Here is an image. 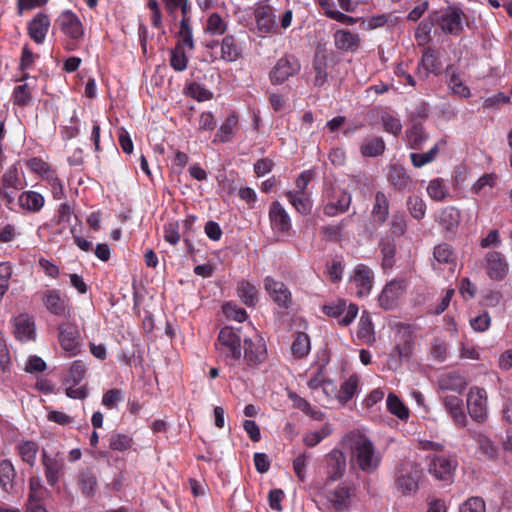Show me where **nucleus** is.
<instances>
[{
	"label": "nucleus",
	"mask_w": 512,
	"mask_h": 512,
	"mask_svg": "<svg viewBox=\"0 0 512 512\" xmlns=\"http://www.w3.org/2000/svg\"><path fill=\"white\" fill-rule=\"evenodd\" d=\"M55 25L64 35L63 48L68 52L78 50L85 35L80 18L71 10H65L57 17Z\"/></svg>",
	"instance_id": "nucleus-3"
},
{
	"label": "nucleus",
	"mask_w": 512,
	"mask_h": 512,
	"mask_svg": "<svg viewBox=\"0 0 512 512\" xmlns=\"http://www.w3.org/2000/svg\"><path fill=\"white\" fill-rule=\"evenodd\" d=\"M389 200L383 191H377L371 215L376 223L383 225L389 217Z\"/></svg>",
	"instance_id": "nucleus-33"
},
{
	"label": "nucleus",
	"mask_w": 512,
	"mask_h": 512,
	"mask_svg": "<svg viewBox=\"0 0 512 512\" xmlns=\"http://www.w3.org/2000/svg\"><path fill=\"white\" fill-rule=\"evenodd\" d=\"M289 203L295 208L297 212L302 215H307L311 212L312 201L303 191H288L285 194Z\"/></svg>",
	"instance_id": "nucleus-41"
},
{
	"label": "nucleus",
	"mask_w": 512,
	"mask_h": 512,
	"mask_svg": "<svg viewBox=\"0 0 512 512\" xmlns=\"http://www.w3.org/2000/svg\"><path fill=\"white\" fill-rule=\"evenodd\" d=\"M466 385L465 378L458 372L444 373L438 378V386L444 391L461 392Z\"/></svg>",
	"instance_id": "nucleus-34"
},
{
	"label": "nucleus",
	"mask_w": 512,
	"mask_h": 512,
	"mask_svg": "<svg viewBox=\"0 0 512 512\" xmlns=\"http://www.w3.org/2000/svg\"><path fill=\"white\" fill-rule=\"evenodd\" d=\"M460 218V211L453 206H448L441 210L439 223L445 230L451 231L459 225Z\"/></svg>",
	"instance_id": "nucleus-45"
},
{
	"label": "nucleus",
	"mask_w": 512,
	"mask_h": 512,
	"mask_svg": "<svg viewBox=\"0 0 512 512\" xmlns=\"http://www.w3.org/2000/svg\"><path fill=\"white\" fill-rule=\"evenodd\" d=\"M456 467V459L444 455H435L429 462L428 471L438 480L451 481Z\"/></svg>",
	"instance_id": "nucleus-15"
},
{
	"label": "nucleus",
	"mask_w": 512,
	"mask_h": 512,
	"mask_svg": "<svg viewBox=\"0 0 512 512\" xmlns=\"http://www.w3.org/2000/svg\"><path fill=\"white\" fill-rule=\"evenodd\" d=\"M176 44H180L181 48L188 49V51H192L195 48L192 27L186 20L180 21L178 41Z\"/></svg>",
	"instance_id": "nucleus-52"
},
{
	"label": "nucleus",
	"mask_w": 512,
	"mask_h": 512,
	"mask_svg": "<svg viewBox=\"0 0 512 512\" xmlns=\"http://www.w3.org/2000/svg\"><path fill=\"white\" fill-rule=\"evenodd\" d=\"M357 337L366 343H370L371 341L375 340L374 327L368 311H363L361 314L358 324Z\"/></svg>",
	"instance_id": "nucleus-46"
},
{
	"label": "nucleus",
	"mask_w": 512,
	"mask_h": 512,
	"mask_svg": "<svg viewBox=\"0 0 512 512\" xmlns=\"http://www.w3.org/2000/svg\"><path fill=\"white\" fill-rule=\"evenodd\" d=\"M311 349L310 338L304 332H298L291 346L292 354L295 358L306 357Z\"/></svg>",
	"instance_id": "nucleus-49"
},
{
	"label": "nucleus",
	"mask_w": 512,
	"mask_h": 512,
	"mask_svg": "<svg viewBox=\"0 0 512 512\" xmlns=\"http://www.w3.org/2000/svg\"><path fill=\"white\" fill-rule=\"evenodd\" d=\"M13 334L21 342L35 340L36 326L34 317L28 313H21L13 319Z\"/></svg>",
	"instance_id": "nucleus-20"
},
{
	"label": "nucleus",
	"mask_w": 512,
	"mask_h": 512,
	"mask_svg": "<svg viewBox=\"0 0 512 512\" xmlns=\"http://www.w3.org/2000/svg\"><path fill=\"white\" fill-rule=\"evenodd\" d=\"M124 401V392L118 388H111L104 392L101 404L108 410L118 409L121 402Z\"/></svg>",
	"instance_id": "nucleus-57"
},
{
	"label": "nucleus",
	"mask_w": 512,
	"mask_h": 512,
	"mask_svg": "<svg viewBox=\"0 0 512 512\" xmlns=\"http://www.w3.org/2000/svg\"><path fill=\"white\" fill-rule=\"evenodd\" d=\"M351 496V488L348 485L341 483L333 490L329 491L327 500L332 505L335 512H343L350 508Z\"/></svg>",
	"instance_id": "nucleus-24"
},
{
	"label": "nucleus",
	"mask_w": 512,
	"mask_h": 512,
	"mask_svg": "<svg viewBox=\"0 0 512 512\" xmlns=\"http://www.w3.org/2000/svg\"><path fill=\"white\" fill-rule=\"evenodd\" d=\"M50 26L49 16L39 12L28 22V35L36 44H43Z\"/></svg>",
	"instance_id": "nucleus-22"
},
{
	"label": "nucleus",
	"mask_w": 512,
	"mask_h": 512,
	"mask_svg": "<svg viewBox=\"0 0 512 512\" xmlns=\"http://www.w3.org/2000/svg\"><path fill=\"white\" fill-rule=\"evenodd\" d=\"M435 24L434 15L424 18L415 30V39L418 42L427 43L430 40V33Z\"/></svg>",
	"instance_id": "nucleus-62"
},
{
	"label": "nucleus",
	"mask_w": 512,
	"mask_h": 512,
	"mask_svg": "<svg viewBox=\"0 0 512 512\" xmlns=\"http://www.w3.org/2000/svg\"><path fill=\"white\" fill-rule=\"evenodd\" d=\"M407 209L412 218L415 220H422L426 215V203L417 195H410L406 201Z\"/></svg>",
	"instance_id": "nucleus-53"
},
{
	"label": "nucleus",
	"mask_w": 512,
	"mask_h": 512,
	"mask_svg": "<svg viewBox=\"0 0 512 512\" xmlns=\"http://www.w3.org/2000/svg\"><path fill=\"white\" fill-rule=\"evenodd\" d=\"M132 444V437L121 433L111 435L109 440V447L114 451H127L128 449L131 448Z\"/></svg>",
	"instance_id": "nucleus-64"
},
{
	"label": "nucleus",
	"mask_w": 512,
	"mask_h": 512,
	"mask_svg": "<svg viewBox=\"0 0 512 512\" xmlns=\"http://www.w3.org/2000/svg\"><path fill=\"white\" fill-rule=\"evenodd\" d=\"M441 63L435 52L431 48L425 49L421 61L417 67V75L420 79L425 80L430 73L439 74Z\"/></svg>",
	"instance_id": "nucleus-29"
},
{
	"label": "nucleus",
	"mask_w": 512,
	"mask_h": 512,
	"mask_svg": "<svg viewBox=\"0 0 512 512\" xmlns=\"http://www.w3.org/2000/svg\"><path fill=\"white\" fill-rule=\"evenodd\" d=\"M77 485L86 498H92L98 491V480L93 468L85 467L78 470L76 476Z\"/></svg>",
	"instance_id": "nucleus-23"
},
{
	"label": "nucleus",
	"mask_w": 512,
	"mask_h": 512,
	"mask_svg": "<svg viewBox=\"0 0 512 512\" xmlns=\"http://www.w3.org/2000/svg\"><path fill=\"white\" fill-rule=\"evenodd\" d=\"M385 142L382 137L372 136L365 138L360 144V153L364 157H377L384 153Z\"/></svg>",
	"instance_id": "nucleus-37"
},
{
	"label": "nucleus",
	"mask_w": 512,
	"mask_h": 512,
	"mask_svg": "<svg viewBox=\"0 0 512 512\" xmlns=\"http://www.w3.org/2000/svg\"><path fill=\"white\" fill-rule=\"evenodd\" d=\"M22 181L19 175V163L12 164L0 176V200L4 205L11 209L15 201V192L22 189Z\"/></svg>",
	"instance_id": "nucleus-7"
},
{
	"label": "nucleus",
	"mask_w": 512,
	"mask_h": 512,
	"mask_svg": "<svg viewBox=\"0 0 512 512\" xmlns=\"http://www.w3.org/2000/svg\"><path fill=\"white\" fill-rule=\"evenodd\" d=\"M447 144L446 139L442 138L439 140L429 151L425 153H411L410 160L415 168H421L431 162H433L441 148H444Z\"/></svg>",
	"instance_id": "nucleus-35"
},
{
	"label": "nucleus",
	"mask_w": 512,
	"mask_h": 512,
	"mask_svg": "<svg viewBox=\"0 0 512 512\" xmlns=\"http://www.w3.org/2000/svg\"><path fill=\"white\" fill-rule=\"evenodd\" d=\"M389 230L393 236H403L407 231L406 215L401 211L392 214L389 221Z\"/></svg>",
	"instance_id": "nucleus-59"
},
{
	"label": "nucleus",
	"mask_w": 512,
	"mask_h": 512,
	"mask_svg": "<svg viewBox=\"0 0 512 512\" xmlns=\"http://www.w3.org/2000/svg\"><path fill=\"white\" fill-rule=\"evenodd\" d=\"M227 30V24L218 13H212L206 23L205 31L212 35H222Z\"/></svg>",
	"instance_id": "nucleus-63"
},
{
	"label": "nucleus",
	"mask_w": 512,
	"mask_h": 512,
	"mask_svg": "<svg viewBox=\"0 0 512 512\" xmlns=\"http://www.w3.org/2000/svg\"><path fill=\"white\" fill-rule=\"evenodd\" d=\"M359 379L357 375H351L347 380H345L338 390L337 398L342 403L345 404L350 401L353 396L356 394L358 389Z\"/></svg>",
	"instance_id": "nucleus-47"
},
{
	"label": "nucleus",
	"mask_w": 512,
	"mask_h": 512,
	"mask_svg": "<svg viewBox=\"0 0 512 512\" xmlns=\"http://www.w3.org/2000/svg\"><path fill=\"white\" fill-rule=\"evenodd\" d=\"M351 200L352 198L350 193L344 190H339L336 192L335 199L330 200L324 206V214L332 217L339 213H345L350 207Z\"/></svg>",
	"instance_id": "nucleus-31"
},
{
	"label": "nucleus",
	"mask_w": 512,
	"mask_h": 512,
	"mask_svg": "<svg viewBox=\"0 0 512 512\" xmlns=\"http://www.w3.org/2000/svg\"><path fill=\"white\" fill-rule=\"evenodd\" d=\"M72 217H74L77 222H80L78 216L75 214L74 206L68 201L61 203L51 219L53 224L60 227L58 231L59 234H62L66 226L71 223Z\"/></svg>",
	"instance_id": "nucleus-32"
},
{
	"label": "nucleus",
	"mask_w": 512,
	"mask_h": 512,
	"mask_svg": "<svg viewBox=\"0 0 512 512\" xmlns=\"http://www.w3.org/2000/svg\"><path fill=\"white\" fill-rule=\"evenodd\" d=\"M242 44L234 35H226L221 41L220 58L226 62H235L242 57Z\"/></svg>",
	"instance_id": "nucleus-30"
},
{
	"label": "nucleus",
	"mask_w": 512,
	"mask_h": 512,
	"mask_svg": "<svg viewBox=\"0 0 512 512\" xmlns=\"http://www.w3.org/2000/svg\"><path fill=\"white\" fill-rule=\"evenodd\" d=\"M387 180L400 193L411 192L416 185L408 171L399 164H391L389 166Z\"/></svg>",
	"instance_id": "nucleus-16"
},
{
	"label": "nucleus",
	"mask_w": 512,
	"mask_h": 512,
	"mask_svg": "<svg viewBox=\"0 0 512 512\" xmlns=\"http://www.w3.org/2000/svg\"><path fill=\"white\" fill-rule=\"evenodd\" d=\"M269 220L272 230L281 234L288 233L292 227L289 214L278 201L270 205Z\"/></svg>",
	"instance_id": "nucleus-21"
},
{
	"label": "nucleus",
	"mask_w": 512,
	"mask_h": 512,
	"mask_svg": "<svg viewBox=\"0 0 512 512\" xmlns=\"http://www.w3.org/2000/svg\"><path fill=\"white\" fill-rule=\"evenodd\" d=\"M43 179L50 186L51 194L55 200H61L65 197L63 182L55 170L52 169Z\"/></svg>",
	"instance_id": "nucleus-60"
},
{
	"label": "nucleus",
	"mask_w": 512,
	"mask_h": 512,
	"mask_svg": "<svg viewBox=\"0 0 512 512\" xmlns=\"http://www.w3.org/2000/svg\"><path fill=\"white\" fill-rule=\"evenodd\" d=\"M188 61L186 49L181 48L180 44H176L175 47L170 50V66L176 72H183L186 70Z\"/></svg>",
	"instance_id": "nucleus-51"
},
{
	"label": "nucleus",
	"mask_w": 512,
	"mask_h": 512,
	"mask_svg": "<svg viewBox=\"0 0 512 512\" xmlns=\"http://www.w3.org/2000/svg\"><path fill=\"white\" fill-rule=\"evenodd\" d=\"M379 249L382 255V268L384 270L391 269L394 265L396 254V242L393 237L387 236L380 240Z\"/></svg>",
	"instance_id": "nucleus-40"
},
{
	"label": "nucleus",
	"mask_w": 512,
	"mask_h": 512,
	"mask_svg": "<svg viewBox=\"0 0 512 512\" xmlns=\"http://www.w3.org/2000/svg\"><path fill=\"white\" fill-rule=\"evenodd\" d=\"M486 275L493 281H502L508 274L509 264L499 251H489L485 254L483 263Z\"/></svg>",
	"instance_id": "nucleus-12"
},
{
	"label": "nucleus",
	"mask_w": 512,
	"mask_h": 512,
	"mask_svg": "<svg viewBox=\"0 0 512 512\" xmlns=\"http://www.w3.org/2000/svg\"><path fill=\"white\" fill-rule=\"evenodd\" d=\"M87 374V364L82 360H75L68 371L65 384L78 385L81 383Z\"/></svg>",
	"instance_id": "nucleus-50"
},
{
	"label": "nucleus",
	"mask_w": 512,
	"mask_h": 512,
	"mask_svg": "<svg viewBox=\"0 0 512 512\" xmlns=\"http://www.w3.org/2000/svg\"><path fill=\"white\" fill-rule=\"evenodd\" d=\"M242 339L240 329L223 327L214 343L215 349L220 358L229 366H234L242 357Z\"/></svg>",
	"instance_id": "nucleus-2"
},
{
	"label": "nucleus",
	"mask_w": 512,
	"mask_h": 512,
	"mask_svg": "<svg viewBox=\"0 0 512 512\" xmlns=\"http://www.w3.org/2000/svg\"><path fill=\"white\" fill-rule=\"evenodd\" d=\"M382 456L376 451L372 441L366 437H360L351 446V462L366 474L375 473L380 464Z\"/></svg>",
	"instance_id": "nucleus-1"
},
{
	"label": "nucleus",
	"mask_w": 512,
	"mask_h": 512,
	"mask_svg": "<svg viewBox=\"0 0 512 512\" xmlns=\"http://www.w3.org/2000/svg\"><path fill=\"white\" fill-rule=\"evenodd\" d=\"M38 449V444L32 440L22 441L16 446L17 453L22 461L31 467L35 465Z\"/></svg>",
	"instance_id": "nucleus-44"
},
{
	"label": "nucleus",
	"mask_w": 512,
	"mask_h": 512,
	"mask_svg": "<svg viewBox=\"0 0 512 512\" xmlns=\"http://www.w3.org/2000/svg\"><path fill=\"white\" fill-rule=\"evenodd\" d=\"M300 61L291 54H285L279 58L269 72V80L272 85H282L291 77L299 74Z\"/></svg>",
	"instance_id": "nucleus-8"
},
{
	"label": "nucleus",
	"mask_w": 512,
	"mask_h": 512,
	"mask_svg": "<svg viewBox=\"0 0 512 512\" xmlns=\"http://www.w3.org/2000/svg\"><path fill=\"white\" fill-rule=\"evenodd\" d=\"M58 339L68 356H76L80 353V333L77 326L71 323L60 324L58 326Z\"/></svg>",
	"instance_id": "nucleus-14"
},
{
	"label": "nucleus",
	"mask_w": 512,
	"mask_h": 512,
	"mask_svg": "<svg viewBox=\"0 0 512 512\" xmlns=\"http://www.w3.org/2000/svg\"><path fill=\"white\" fill-rule=\"evenodd\" d=\"M165 6V10L169 15H174L175 12L180 9L182 13V19L186 20L190 24L191 18L189 16L191 6L188 0H162Z\"/></svg>",
	"instance_id": "nucleus-54"
},
{
	"label": "nucleus",
	"mask_w": 512,
	"mask_h": 512,
	"mask_svg": "<svg viewBox=\"0 0 512 512\" xmlns=\"http://www.w3.org/2000/svg\"><path fill=\"white\" fill-rule=\"evenodd\" d=\"M244 360L248 366L254 367L262 364L266 360V345L261 338L255 341L250 338L243 340Z\"/></svg>",
	"instance_id": "nucleus-18"
},
{
	"label": "nucleus",
	"mask_w": 512,
	"mask_h": 512,
	"mask_svg": "<svg viewBox=\"0 0 512 512\" xmlns=\"http://www.w3.org/2000/svg\"><path fill=\"white\" fill-rule=\"evenodd\" d=\"M19 207L28 213H39L45 205V197L34 190L23 191L18 196Z\"/></svg>",
	"instance_id": "nucleus-28"
},
{
	"label": "nucleus",
	"mask_w": 512,
	"mask_h": 512,
	"mask_svg": "<svg viewBox=\"0 0 512 512\" xmlns=\"http://www.w3.org/2000/svg\"><path fill=\"white\" fill-rule=\"evenodd\" d=\"M407 287L408 282L405 279H393L387 282L378 296L379 306L387 311L398 307Z\"/></svg>",
	"instance_id": "nucleus-11"
},
{
	"label": "nucleus",
	"mask_w": 512,
	"mask_h": 512,
	"mask_svg": "<svg viewBox=\"0 0 512 512\" xmlns=\"http://www.w3.org/2000/svg\"><path fill=\"white\" fill-rule=\"evenodd\" d=\"M436 24L445 34L458 35L463 30V10L457 5H448L433 13Z\"/></svg>",
	"instance_id": "nucleus-5"
},
{
	"label": "nucleus",
	"mask_w": 512,
	"mask_h": 512,
	"mask_svg": "<svg viewBox=\"0 0 512 512\" xmlns=\"http://www.w3.org/2000/svg\"><path fill=\"white\" fill-rule=\"evenodd\" d=\"M406 137L409 147L414 150H419L428 140L429 136L421 123H414L411 128L406 131Z\"/></svg>",
	"instance_id": "nucleus-42"
},
{
	"label": "nucleus",
	"mask_w": 512,
	"mask_h": 512,
	"mask_svg": "<svg viewBox=\"0 0 512 512\" xmlns=\"http://www.w3.org/2000/svg\"><path fill=\"white\" fill-rule=\"evenodd\" d=\"M49 495V491L42 484L40 477L32 476L29 479L28 500L44 501Z\"/></svg>",
	"instance_id": "nucleus-58"
},
{
	"label": "nucleus",
	"mask_w": 512,
	"mask_h": 512,
	"mask_svg": "<svg viewBox=\"0 0 512 512\" xmlns=\"http://www.w3.org/2000/svg\"><path fill=\"white\" fill-rule=\"evenodd\" d=\"M43 305L53 315L65 316L68 307V300L62 297L60 290L48 289L42 296Z\"/></svg>",
	"instance_id": "nucleus-25"
},
{
	"label": "nucleus",
	"mask_w": 512,
	"mask_h": 512,
	"mask_svg": "<svg viewBox=\"0 0 512 512\" xmlns=\"http://www.w3.org/2000/svg\"><path fill=\"white\" fill-rule=\"evenodd\" d=\"M321 468L326 477V484L341 480L347 470L346 455L338 448L332 449L324 455Z\"/></svg>",
	"instance_id": "nucleus-6"
},
{
	"label": "nucleus",
	"mask_w": 512,
	"mask_h": 512,
	"mask_svg": "<svg viewBox=\"0 0 512 512\" xmlns=\"http://www.w3.org/2000/svg\"><path fill=\"white\" fill-rule=\"evenodd\" d=\"M16 472L9 460L0 462V485L4 492L10 493L14 487Z\"/></svg>",
	"instance_id": "nucleus-43"
},
{
	"label": "nucleus",
	"mask_w": 512,
	"mask_h": 512,
	"mask_svg": "<svg viewBox=\"0 0 512 512\" xmlns=\"http://www.w3.org/2000/svg\"><path fill=\"white\" fill-rule=\"evenodd\" d=\"M237 294L246 306L253 307L258 302V288L248 280L242 279L238 282Z\"/></svg>",
	"instance_id": "nucleus-39"
},
{
	"label": "nucleus",
	"mask_w": 512,
	"mask_h": 512,
	"mask_svg": "<svg viewBox=\"0 0 512 512\" xmlns=\"http://www.w3.org/2000/svg\"><path fill=\"white\" fill-rule=\"evenodd\" d=\"M456 253L452 246L448 243H440L433 249V269H437V264H452L455 265Z\"/></svg>",
	"instance_id": "nucleus-36"
},
{
	"label": "nucleus",
	"mask_w": 512,
	"mask_h": 512,
	"mask_svg": "<svg viewBox=\"0 0 512 512\" xmlns=\"http://www.w3.org/2000/svg\"><path fill=\"white\" fill-rule=\"evenodd\" d=\"M32 102V93L29 84L18 85L13 91V103L19 107L29 106Z\"/></svg>",
	"instance_id": "nucleus-61"
},
{
	"label": "nucleus",
	"mask_w": 512,
	"mask_h": 512,
	"mask_svg": "<svg viewBox=\"0 0 512 512\" xmlns=\"http://www.w3.org/2000/svg\"><path fill=\"white\" fill-rule=\"evenodd\" d=\"M41 464L44 476L50 487H55L65 474V461L60 452L49 454L45 449L41 452Z\"/></svg>",
	"instance_id": "nucleus-10"
},
{
	"label": "nucleus",
	"mask_w": 512,
	"mask_h": 512,
	"mask_svg": "<svg viewBox=\"0 0 512 512\" xmlns=\"http://www.w3.org/2000/svg\"><path fill=\"white\" fill-rule=\"evenodd\" d=\"M427 194L434 201H443L449 195V189L443 179L436 178L429 182Z\"/></svg>",
	"instance_id": "nucleus-56"
},
{
	"label": "nucleus",
	"mask_w": 512,
	"mask_h": 512,
	"mask_svg": "<svg viewBox=\"0 0 512 512\" xmlns=\"http://www.w3.org/2000/svg\"><path fill=\"white\" fill-rule=\"evenodd\" d=\"M265 291L272 301L280 308L288 309L292 305V294L288 287L272 276H266L263 280Z\"/></svg>",
	"instance_id": "nucleus-13"
},
{
	"label": "nucleus",
	"mask_w": 512,
	"mask_h": 512,
	"mask_svg": "<svg viewBox=\"0 0 512 512\" xmlns=\"http://www.w3.org/2000/svg\"><path fill=\"white\" fill-rule=\"evenodd\" d=\"M238 121L239 119L236 113L229 115L219 127L213 142H230L234 137V131L237 128Z\"/></svg>",
	"instance_id": "nucleus-38"
},
{
	"label": "nucleus",
	"mask_w": 512,
	"mask_h": 512,
	"mask_svg": "<svg viewBox=\"0 0 512 512\" xmlns=\"http://www.w3.org/2000/svg\"><path fill=\"white\" fill-rule=\"evenodd\" d=\"M333 429L330 424L326 423L321 429L317 431H308L303 437V443L308 447H315L322 440L331 435Z\"/></svg>",
	"instance_id": "nucleus-55"
},
{
	"label": "nucleus",
	"mask_w": 512,
	"mask_h": 512,
	"mask_svg": "<svg viewBox=\"0 0 512 512\" xmlns=\"http://www.w3.org/2000/svg\"><path fill=\"white\" fill-rule=\"evenodd\" d=\"M414 339L410 331L401 332L396 345L389 354V365L398 366L402 359H408L413 351Z\"/></svg>",
	"instance_id": "nucleus-19"
},
{
	"label": "nucleus",
	"mask_w": 512,
	"mask_h": 512,
	"mask_svg": "<svg viewBox=\"0 0 512 512\" xmlns=\"http://www.w3.org/2000/svg\"><path fill=\"white\" fill-rule=\"evenodd\" d=\"M488 397L484 388L472 386L466 399L468 413L477 423H484L488 418Z\"/></svg>",
	"instance_id": "nucleus-9"
},
{
	"label": "nucleus",
	"mask_w": 512,
	"mask_h": 512,
	"mask_svg": "<svg viewBox=\"0 0 512 512\" xmlns=\"http://www.w3.org/2000/svg\"><path fill=\"white\" fill-rule=\"evenodd\" d=\"M443 405L457 427L462 428L467 425V416L463 400L460 397L456 395H448L443 398Z\"/></svg>",
	"instance_id": "nucleus-26"
},
{
	"label": "nucleus",
	"mask_w": 512,
	"mask_h": 512,
	"mask_svg": "<svg viewBox=\"0 0 512 512\" xmlns=\"http://www.w3.org/2000/svg\"><path fill=\"white\" fill-rule=\"evenodd\" d=\"M387 410L398 417L400 420H406L409 417V410L402 400L394 393H389L386 400Z\"/></svg>",
	"instance_id": "nucleus-48"
},
{
	"label": "nucleus",
	"mask_w": 512,
	"mask_h": 512,
	"mask_svg": "<svg viewBox=\"0 0 512 512\" xmlns=\"http://www.w3.org/2000/svg\"><path fill=\"white\" fill-rule=\"evenodd\" d=\"M423 475L420 464L411 461H402L396 469V485L403 495H410L417 492L419 481Z\"/></svg>",
	"instance_id": "nucleus-4"
},
{
	"label": "nucleus",
	"mask_w": 512,
	"mask_h": 512,
	"mask_svg": "<svg viewBox=\"0 0 512 512\" xmlns=\"http://www.w3.org/2000/svg\"><path fill=\"white\" fill-rule=\"evenodd\" d=\"M335 47L342 52H356L360 45L361 39L357 33H352L346 29H339L333 34Z\"/></svg>",
	"instance_id": "nucleus-27"
},
{
	"label": "nucleus",
	"mask_w": 512,
	"mask_h": 512,
	"mask_svg": "<svg viewBox=\"0 0 512 512\" xmlns=\"http://www.w3.org/2000/svg\"><path fill=\"white\" fill-rule=\"evenodd\" d=\"M351 280L355 283L356 295L358 297L368 296L374 283V273L372 269L365 264H358L353 270Z\"/></svg>",
	"instance_id": "nucleus-17"
}]
</instances>
